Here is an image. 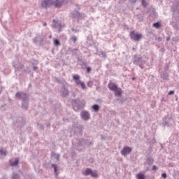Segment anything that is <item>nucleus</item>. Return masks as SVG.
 Returning a JSON list of instances; mask_svg holds the SVG:
<instances>
[{
    "mask_svg": "<svg viewBox=\"0 0 179 179\" xmlns=\"http://www.w3.org/2000/svg\"><path fill=\"white\" fill-rule=\"evenodd\" d=\"M130 37L131 40H134V41H139L143 36L142 34L136 33L135 31H132L130 33Z\"/></svg>",
    "mask_w": 179,
    "mask_h": 179,
    "instance_id": "f257e3e1",
    "label": "nucleus"
},
{
    "mask_svg": "<svg viewBox=\"0 0 179 179\" xmlns=\"http://www.w3.org/2000/svg\"><path fill=\"white\" fill-rule=\"evenodd\" d=\"M52 1L54 0H45L42 2L41 6L43 8H49L52 5Z\"/></svg>",
    "mask_w": 179,
    "mask_h": 179,
    "instance_id": "f03ea898",
    "label": "nucleus"
},
{
    "mask_svg": "<svg viewBox=\"0 0 179 179\" xmlns=\"http://www.w3.org/2000/svg\"><path fill=\"white\" fill-rule=\"evenodd\" d=\"M131 152H132V148L130 147H124L121 153L123 155V156H127V155H129Z\"/></svg>",
    "mask_w": 179,
    "mask_h": 179,
    "instance_id": "7ed1b4c3",
    "label": "nucleus"
},
{
    "mask_svg": "<svg viewBox=\"0 0 179 179\" xmlns=\"http://www.w3.org/2000/svg\"><path fill=\"white\" fill-rule=\"evenodd\" d=\"M52 5H54L55 8H61V6L64 5V1L55 0L54 2L52 1Z\"/></svg>",
    "mask_w": 179,
    "mask_h": 179,
    "instance_id": "20e7f679",
    "label": "nucleus"
},
{
    "mask_svg": "<svg viewBox=\"0 0 179 179\" xmlns=\"http://www.w3.org/2000/svg\"><path fill=\"white\" fill-rule=\"evenodd\" d=\"M81 117L83 118V120L87 121V120L90 118V115H89V113L87 111H83L81 113Z\"/></svg>",
    "mask_w": 179,
    "mask_h": 179,
    "instance_id": "39448f33",
    "label": "nucleus"
},
{
    "mask_svg": "<svg viewBox=\"0 0 179 179\" xmlns=\"http://www.w3.org/2000/svg\"><path fill=\"white\" fill-rule=\"evenodd\" d=\"M108 89H110L112 92L117 90L118 86L114 83H109L108 85Z\"/></svg>",
    "mask_w": 179,
    "mask_h": 179,
    "instance_id": "423d86ee",
    "label": "nucleus"
},
{
    "mask_svg": "<svg viewBox=\"0 0 179 179\" xmlns=\"http://www.w3.org/2000/svg\"><path fill=\"white\" fill-rule=\"evenodd\" d=\"M115 93V96H117V97H121L122 94V90L121 88H117L115 91H113Z\"/></svg>",
    "mask_w": 179,
    "mask_h": 179,
    "instance_id": "0eeeda50",
    "label": "nucleus"
},
{
    "mask_svg": "<svg viewBox=\"0 0 179 179\" xmlns=\"http://www.w3.org/2000/svg\"><path fill=\"white\" fill-rule=\"evenodd\" d=\"M76 85H78V86L81 85L82 89H86V85H85L84 83H82V81H80V80H77L76 81Z\"/></svg>",
    "mask_w": 179,
    "mask_h": 179,
    "instance_id": "6e6552de",
    "label": "nucleus"
},
{
    "mask_svg": "<svg viewBox=\"0 0 179 179\" xmlns=\"http://www.w3.org/2000/svg\"><path fill=\"white\" fill-rule=\"evenodd\" d=\"M136 178L137 179H145L146 177H145V174H143V173H138L136 175Z\"/></svg>",
    "mask_w": 179,
    "mask_h": 179,
    "instance_id": "1a4fd4ad",
    "label": "nucleus"
},
{
    "mask_svg": "<svg viewBox=\"0 0 179 179\" xmlns=\"http://www.w3.org/2000/svg\"><path fill=\"white\" fill-rule=\"evenodd\" d=\"M92 169H87L84 172V176H90L92 174Z\"/></svg>",
    "mask_w": 179,
    "mask_h": 179,
    "instance_id": "9d476101",
    "label": "nucleus"
},
{
    "mask_svg": "<svg viewBox=\"0 0 179 179\" xmlns=\"http://www.w3.org/2000/svg\"><path fill=\"white\" fill-rule=\"evenodd\" d=\"M17 164H19V159H15L14 162L10 163V166H12L13 167L15 166H17Z\"/></svg>",
    "mask_w": 179,
    "mask_h": 179,
    "instance_id": "9b49d317",
    "label": "nucleus"
},
{
    "mask_svg": "<svg viewBox=\"0 0 179 179\" xmlns=\"http://www.w3.org/2000/svg\"><path fill=\"white\" fill-rule=\"evenodd\" d=\"M92 108L94 111H99L100 110V107L99 105H93Z\"/></svg>",
    "mask_w": 179,
    "mask_h": 179,
    "instance_id": "f8f14e48",
    "label": "nucleus"
},
{
    "mask_svg": "<svg viewBox=\"0 0 179 179\" xmlns=\"http://www.w3.org/2000/svg\"><path fill=\"white\" fill-rule=\"evenodd\" d=\"M153 27H155V29H160L161 25L159 22H156L153 24Z\"/></svg>",
    "mask_w": 179,
    "mask_h": 179,
    "instance_id": "ddd939ff",
    "label": "nucleus"
},
{
    "mask_svg": "<svg viewBox=\"0 0 179 179\" xmlns=\"http://www.w3.org/2000/svg\"><path fill=\"white\" fill-rule=\"evenodd\" d=\"M54 44H55V45H61V43H59V40H58V39L54 40Z\"/></svg>",
    "mask_w": 179,
    "mask_h": 179,
    "instance_id": "4468645a",
    "label": "nucleus"
},
{
    "mask_svg": "<svg viewBox=\"0 0 179 179\" xmlns=\"http://www.w3.org/2000/svg\"><path fill=\"white\" fill-rule=\"evenodd\" d=\"M71 40L73 41V43H76L78 41V38L76 36H72Z\"/></svg>",
    "mask_w": 179,
    "mask_h": 179,
    "instance_id": "2eb2a0df",
    "label": "nucleus"
},
{
    "mask_svg": "<svg viewBox=\"0 0 179 179\" xmlns=\"http://www.w3.org/2000/svg\"><path fill=\"white\" fill-rule=\"evenodd\" d=\"M91 176L92 177H97V171H92V173H91Z\"/></svg>",
    "mask_w": 179,
    "mask_h": 179,
    "instance_id": "dca6fc26",
    "label": "nucleus"
},
{
    "mask_svg": "<svg viewBox=\"0 0 179 179\" xmlns=\"http://www.w3.org/2000/svg\"><path fill=\"white\" fill-rule=\"evenodd\" d=\"M79 78H80L79 76L76 74L73 76V79L76 80H76H79Z\"/></svg>",
    "mask_w": 179,
    "mask_h": 179,
    "instance_id": "f3484780",
    "label": "nucleus"
},
{
    "mask_svg": "<svg viewBox=\"0 0 179 179\" xmlns=\"http://www.w3.org/2000/svg\"><path fill=\"white\" fill-rule=\"evenodd\" d=\"M15 96L17 99H22V92H17Z\"/></svg>",
    "mask_w": 179,
    "mask_h": 179,
    "instance_id": "a211bd4d",
    "label": "nucleus"
},
{
    "mask_svg": "<svg viewBox=\"0 0 179 179\" xmlns=\"http://www.w3.org/2000/svg\"><path fill=\"white\" fill-rule=\"evenodd\" d=\"M141 3H142V5H143V6H146V1L142 0V1H141Z\"/></svg>",
    "mask_w": 179,
    "mask_h": 179,
    "instance_id": "6ab92c4d",
    "label": "nucleus"
},
{
    "mask_svg": "<svg viewBox=\"0 0 179 179\" xmlns=\"http://www.w3.org/2000/svg\"><path fill=\"white\" fill-rule=\"evenodd\" d=\"M52 167L54 168L55 173H57V165L52 164Z\"/></svg>",
    "mask_w": 179,
    "mask_h": 179,
    "instance_id": "aec40b11",
    "label": "nucleus"
},
{
    "mask_svg": "<svg viewBox=\"0 0 179 179\" xmlns=\"http://www.w3.org/2000/svg\"><path fill=\"white\" fill-rule=\"evenodd\" d=\"M87 71L89 73H90L92 71V69L90 67H87Z\"/></svg>",
    "mask_w": 179,
    "mask_h": 179,
    "instance_id": "412c9836",
    "label": "nucleus"
},
{
    "mask_svg": "<svg viewBox=\"0 0 179 179\" xmlns=\"http://www.w3.org/2000/svg\"><path fill=\"white\" fill-rule=\"evenodd\" d=\"M152 170L155 171H156V170H157V166H156L155 165H154V166H152Z\"/></svg>",
    "mask_w": 179,
    "mask_h": 179,
    "instance_id": "4be33fe9",
    "label": "nucleus"
},
{
    "mask_svg": "<svg viewBox=\"0 0 179 179\" xmlns=\"http://www.w3.org/2000/svg\"><path fill=\"white\" fill-rule=\"evenodd\" d=\"M162 176L163 177V178H167V174L166 173H163Z\"/></svg>",
    "mask_w": 179,
    "mask_h": 179,
    "instance_id": "5701e85b",
    "label": "nucleus"
},
{
    "mask_svg": "<svg viewBox=\"0 0 179 179\" xmlns=\"http://www.w3.org/2000/svg\"><path fill=\"white\" fill-rule=\"evenodd\" d=\"M168 94L169 95L174 94V91H170Z\"/></svg>",
    "mask_w": 179,
    "mask_h": 179,
    "instance_id": "b1692460",
    "label": "nucleus"
},
{
    "mask_svg": "<svg viewBox=\"0 0 179 179\" xmlns=\"http://www.w3.org/2000/svg\"><path fill=\"white\" fill-rule=\"evenodd\" d=\"M1 155H6V151H1Z\"/></svg>",
    "mask_w": 179,
    "mask_h": 179,
    "instance_id": "393cba45",
    "label": "nucleus"
},
{
    "mask_svg": "<svg viewBox=\"0 0 179 179\" xmlns=\"http://www.w3.org/2000/svg\"><path fill=\"white\" fill-rule=\"evenodd\" d=\"M43 26H47V22H44Z\"/></svg>",
    "mask_w": 179,
    "mask_h": 179,
    "instance_id": "a878e982",
    "label": "nucleus"
},
{
    "mask_svg": "<svg viewBox=\"0 0 179 179\" xmlns=\"http://www.w3.org/2000/svg\"><path fill=\"white\" fill-rule=\"evenodd\" d=\"M34 69H37V66H34Z\"/></svg>",
    "mask_w": 179,
    "mask_h": 179,
    "instance_id": "bb28decb",
    "label": "nucleus"
},
{
    "mask_svg": "<svg viewBox=\"0 0 179 179\" xmlns=\"http://www.w3.org/2000/svg\"><path fill=\"white\" fill-rule=\"evenodd\" d=\"M166 40H167V41H169V40H170V38H167Z\"/></svg>",
    "mask_w": 179,
    "mask_h": 179,
    "instance_id": "cd10ccee",
    "label": "nucleus"
},
{
    "mask_svg": "<svg viewBox=\"0 0 179 179\" xmlns=\"http://www.w3.org/2000/svg\"><path fill=\"white\" fill-rule=\"evenodd\" d=\"M53 22H55V20H53Z\"/></svg>",
    "mask_w": 179,
    "mask_h": 179,
    "instance_id": "c85d7f7f",
    "label": "nucleus"
}]
</instances>
